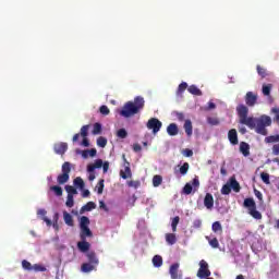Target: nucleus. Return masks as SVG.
<instances>
[{
	"instance_id": "1",
	"label": "nucleus",
	"mask_w": 279,
	"mask_h": 279,
	"mask_svg": "<svg viewBox=\"0 0 279 279\" xmlns=\"http://www.w3.org/2000/svg\"><path fill=\"white\" fill-rule=\"evenodd\" d=\"M236 112L239 117V122L242 125H246L251 130H254L257 134L262 136H267V128L271 125V117L269 116H262L258 119L253 117H247L250 109L245 105H239L236 107Z\"/></svg>"
},
{
	"instance_id": "2",
	"label": "nucleus",
	"mask_w": 279,
	"mask_h": 279,
	"mask_svg": "<svg viewBox=\"0 0 279 279\" xmlns=\"http://www.w3.org/2000/svg\"><path fill=\"white\" fill-rule=\"evenodd\" d=\"M143 108H145V98H143V96H136L133 101L124 104L120 114L124 117V119H130V117L138 114Z\"/></svg>"
},
{
	"instance_id": "3",
	"label": "nucleus",
	"mask_w": 279,
	"mask_h": 279,
	"mask_svg": "<svg viewBox=\"0 0 279 279\" xmlns=\"http://www.w3.org/2000/svg\"><path fill=\"white\" fill-rule=\"evenodd\" d=\"M244 208H248V214L253 219H263V214L256 209V202H254V198H245Z\"/></svg>"
},
{
	"instance_id": "4",
	"label": "nucleus",
	"mask_w": 279,
	"mask_h": 279,
	"mask_svg": "<svg viewBox=\"0 0 279 279\" xmlns=\"http://www.w3.org/2000/svg\"><path fill=\"white\" fill-rule=\"evenodd\" d=\"M70 173H71V162L65 161L62 165V173L59 174L57 178L58 184H66V182H69Z\"/></svg>"
},
{
	"instance_id": "5",
	"label": "nucleus",
	"mask_w": 279,
	"mask_h": 279,
	"mask_svg": "<svg viewBox=\"0 0 279 279\" xmlns=\"http://www.w3.org/2000/svg\"><path fill=\"white\" fill-rule=\"evenodd\" d=\"M210 269L208 268V262L205 260V259H202L199 262V268L197 270V278H201V279H206V278H210Z\"/></svg>"
},
{
	"instance_id": "6",
	"label": "nucleus",
	"mask_w": 279,
	"mask_h": 279,
	"mask_svg": "<svg viewBox=\"0 0 279 279\" xmlns=\"http://www.w3.org/2000/svg\"><path fill=\"white\" fill-rule=\"evenodd\" d=\"M146 128L153 131V134H158L162 128V122L157 118H150L146 123Z\"/></svg>"
},
{
	"instance_id": "7",
	"label": "nucleus",
	"mask_w": 279,
	"mask_h": 279,
	"mask_svg": "<svg viewBox=\"0 0 279 279\" xmlns=\"http://www.w3.org/2000/svg\"><path fill=\"white\" fill-rule=\"evenodd\" d=\"M193 187L194 190L199 189V179L195 177L192 180V183H186L183 187V193L184 195H191L193 193Z\"/></svg>"
},
{
	"instance_id": "8",
	"label": "nucleus",
	"mask_w": 279,
	"mask_h": 279,
	"mask_svg": "<svg viewBox=\"0 0 279 279\" xmlns=\"http://www.w3.org/2000/svg\"><path fill=\"white\" fill-rule=\"evenodd\" d=\"M122 158L124 161V170L120 171V178H122V180H128V178H132V169L130 168V163L125 158V155H123Z\"/></svg>"
},
{
	"instance_id": "9",
	"label": "nucleus",
	"mask_w": 279,
	"mask_h": 279,
	"mask_svg": "<svg viewBox=\"0 0 279 279\" xmlns=\"http://www.w3.org/2000/svg\"><path fill=\"white\" fill-rule=\"evenodd\" d=\"M180 264L175 263L170 266L169 274L171 279H182V272L179 274Z\"/></svg>"
},
{
	"instance_id": "10",
	"label": "nucleus",
	"mask_w": 279,
	"mask_h": 279,
	"mask_svg": "<svg viewBox=\"0 0 279 279\" xmlns=\"http://www.w3.org/2000/svg\"><path fill=\"white\" fill-rule=\"evenodd\" d=\"M54 153L58 154L59 156H64L66 154V149H69V144L61 142L57 143L53 146Z\"/></svg>"
},
{
	"instance_id": "11",
	"label": "nucleus",
	"mask_w": 279,
	"mask_h": 279,
	"mask_svg": "<svg viewBox=\"0 0 279 279\" xmlns=\"http://www.w3.org/2000/svg\"><path fill=\"white\" fill-rule=\"evenodd\" d=\"M257 99L258 97L254 95V93L248 92L246 93V96H245V104L246 106H250V107L256 106Z\"/></svg>"
},
{
	"instance_id": "12",
	"label": "nucleus",
	"mask_w": 279,
	"mask_h": 279,
	"mask_svg": "<svg viewBox=\"0 0 279 279\" xmlns=\"http://www.w3.org/2000/svg\"><path fill=\"white\" fill-rule=\"evenodd\" d=\"M86 258L89 264L95 265L96 267L99 265V258H97V253H95V251L87 252Z\"/></svg>"
},
{
	"instance_id": "13",
	"label": "nucleus",
	"mask_w": 279,
	"mask_h": 279,
	"mask_svg": "<svg viewBox=\"0 0 279 279\" xmlns=\"http://www.w3.org/2000/svg\"><path fill=\"white\" fill-rule=\"evenodd\" d=\"M228 138L231 145H239V134L236 133L235 129H231L228 132Z\"/></svg>"
},
{
	"instance_id": "14",
	"label": "nucleus",
	"mask_w": 279,
	"mask_h": 279,
	"mask_svg": "<svg viewBox=\"0 0 279 279\" xmlns=\"http://www.w3.org/2000/svg\"><path fill=\"white\" fill-rule=\"evenodd\" d=\"M204 206L211 210V208L215 206V198L213 197V194L207 193L204 198Z\"/></svg>"
},
{
	"instance_id": "15",
	"label": "nucleus",
	"mask_w": 279,
	"mask_h": 279,
	"mask_svg": "<svg viewBox=\"0 0 279 279\" xmlns=\"http://www.w3.org/2000/svg\"><path fill=\"white\" fill-rule=\"evenodd\" d=\"M102 166H104V160L96 159L94 163H90L87 166V171L88 173H93L95 169H101Z\"/></svg>"
},
{
	"instance_id": "16",
	"label": "nucleus",
	"mask_w": 279,
	"mask_h": 279,
	"mask_svg": "<svg viewBox=\"0 0 279 279\" xmlns=\"http://www.w3.org/2000/svg\"><path fill=\"white\" fill-rule=\"evenodd\" d=\"M92 238L93 236V231H90V228L88 227H83L81 228L80 232V239L81 241H86V238Z\"/></svg>"
},
{
	"instance_id": "17",
	"label": "nucleus",
	"mask_w": 279,
	"mask_h": 279,
	"mask_svg": "<svg viewBox=\"0 0 279 279\" xmlns=\"http://www.w3.org/2000/svg\"><path fill=\"white\" fill-rule=\"evenodd\" d=\"M180 132V129H178V124L175 123H170L167 126V133L169 134V136H178Z\"/></svg>"
},
{
	"instance_id": "18",
	"label": "nucleus",
	"mask_w": 279,
	"mask_h": 279,
	"mask_svg": "<svg viewBox=\"0 0 279 279\" xmlns=\"http://www.w3.org/2000/svg\"><path fill=\"white\" fill-rule=\"evenodd\" d=\"M96 269H97V266L90 263H84L81 266V270L83 271V274H90V271H95Z\"/></svg>"
},
{
	"instance_id": "19",
	"label": "nucleus",
	"mask_w": 279,
	"mask_h": 279,
	"mask_svg": "<svg viewBox=\"0 0 279 279\" xmlns=\"http://www.w3.org/2000/svg\"><path fill=\"white\" fill-rule=\"evenodd\" d=\"M230 184L229 186L234 191V193H240L241 192V185L239 184V181L234 177H232L229 180Z\"/></svg>"
},
{
	"instance_id": "20",
	"label": "nucleus",
	"mask_w": 279,
	"mask_h": 279,
	"mask_svg": "<svg viewBox=\"0 0 279 279\" xmlns=\"http://www.w3.org/2000/svg\"><path fill=\"white\" fill-rule=\"evenodd\" d=\"M77 248L80 252L86 253L90 250V243L86 242V240H82L81 242H77Z\"/></svg>"
},
{
	"instance_id": "21",
	"label": "nucleus",
	"mask_w": 279,
	"mask_h": 279,
	"mask_svg": "<svg viewBox=\"0 0 279 279\" xmlns=\"http://www.w3.org/2000/svg\"><path fill=\"white\" fill-rule=\"evenodd\" d=\"M63 221L66 226H70V228H73L75 223L73 222V216L69 214L68 211H63Z\"/></svg>"
},
{
	"instance_id": "22",
	"label": "nucleus",
	"mask_w": 279,
	"mask_h": 279,
	"mask_svg": "<svg viewBox=\"0 0 279 279\" xmlns=\"http://www.w3.org/2000/svg\"><path fill=\"white\" fill-rule=\"evenodd\" d=\"M240 151L245 157L250 156V144H247L246 142H241Z\"/></svg>"
},
{
	"instance_id": "23",
	"label": "nucleus",
	"mask_w": 279,
	"mask_h": 279,
	"mask_svg": "<svg viewBox=\"0 0 279 279\" xmlns=\"http://www.w3.org/2000/svg\"><path fill=\"white\" fill-rule=\"evenodd\" d=\"M184 131L189 136H193V122L191 120H185Z\"/></svg>"
},
{
	"instance_id": "24",
	"label": "nucleus",
	"mask_w": 279,
	"mask_h": 279,
	"mask_svg": "<svg viewBox=\"0 0 279 279\" xmlns=\"http://www.w3.org/2000/svg\"><path fill=\"white\" fill-rule=\"evenodd\" d=\"M166 241L168 245H175V243L178 242V238H175L174 233H167Z\"/></svg>"
},
{
	"instance_id": "25",
	"label": "nucleus",
	"mask_w": 279,
	"mask_h": 279,
	"mask_svg": "<svg viewBox=\"0 0 279 279\" xmlns=\"http://www.w3.org/2000/svg\"><path fill=\"white\" fill-rule=\"evenodd\" d=\"M189 93H191V95H196V97H202V90L198 89L197 86L195 85H191L190 87H187Z\"/></svg>"
},
{
	"instance_id": "26",
	"label": "nucleus",
	"mask_w": 279,
	"mask_h": 279,
	"mask_svg": "<svg viewBox=\"0 0 279 279\" xmlns=\"http://www.w3.org/2000/svg\"><path fill=\"white\" fill-rule=\"evenodd\" d=\"M205 239L208 241L210 247L214 250H217L219 247V240L217 238L210 239V236H205Z\"/></svg>"
},
{
	"instance_id": "27",
	"label": "nucleus",
	"mask_w": 279,
	"mask_h": 279,
	"mask_svg": "<svg viewBox=\"0 0 279 279\" xmlns=\"http://www.w3.org/2000/svg\"><path fill=\"white\" fill-rule=\"evenodd\" d=\"M211 230L215 233L219 232L221 234L223 232V227H221V222L215 221L211 226Z\"/></svg>"
},
{
	"instance_id": "28",
	"label": "nucleus",
	"mask_w": 279,
	"mask_h": 279,
	"mask_svg": "<svg viewBox=\"0 0 279 279\" xmlns=\"http://www.w3.org/2000/svg\"><path fill=\"white\" fill-rule=\"evenodd\" d=\"M88 226H90V219L86 216H82L80 220V228H88Z\"/></svg>"
},
{
	"instance_id": "29",
	"label": "nucleus",
	"mask_w": 279,
	"mask_h": 279,
	"mask_svg": "<svg viewBox=\"0 0 279 279\" xmlns=\"http://www.w3.org/2000/svg\"><path fill=\"white\" fill-rule=\"evenodd\" d=\"M153 265H154V267H162V256L155 255L153 257Z\"/></svg>"
},
{
	"instance_id": "30",
	"label": "nucleus",
	"mask_w": 279,
	"mask_h": 279,
	"mask_svg": "<svg viewBox=\"0 0 279 279\" xmlns=\"http://www.w3.org/2000/svg\"><path fill=\"white\" fill-rule=\"evenodd\" d=\"M95 208H97V205L94 202H88L86 205L82 207V210L90 213V210H95Z\"/></svg>"
},
{
	"instance_id": "31",
	"label": "nucleus",
	"mask_w": 279,
	"mask_h": 279,
	"mask_svg": "<svg viewBox=\"0 0 279 279\" xmlns=\"http://www.w3.org/2000/svg\"><path fill=\"white\" fill-rule=\"evenodd\" d=\"M50 191H53L57 197H62V187L60 185H52L50 186Z\"/></svg>"
},
{
	"instance_id": "32",
	"label": "nucleus",
	"mask_w": 279,
	"mask_h": 279,
	"mask_svg": "<svg viewBox=\"0 0 279 279\" xmlns=\"http://www.w3.org/2000/svg\"><path fill=\"white\" fill-rule=\"evenodd\" d=\"M162 184V177L159 174L154 175L153 178V186L158 187Z\"/></svg>"
},
{
	"instance_id": "33",
	"label": "nucleus",
	"mask_w": 279,
	"mask_h": 279,
	"mask_svg": "<svg viewBox=\"0 0 279 279\" xmlns=\"http://www.w3.org/2000/svg\"><path fill=\"white\" fill-rule=\"evenodd\" d=\"M88 130H90V125H88V124L83 125V126L81 128L80 134H81L82 138L88 137Z\"/></svg>"
},
{
	"instance_id": "34",
	"label": "nucleus",
	"mask_w": 279,
	"mask_h": 279,
	"mask_svg": "<svg viewBox=\"0 0 279 279\" xmlns=\"http://www.w3.org/2000/svg\"><path fill=\"white\" fill-rule=\"evenodd\" d=\"M65 206L66 208H73V206H75V199L73 198V195H68Z\"/></svg>"
},
{
	"instance_id": "35",
	"label": "nucleus",
	"mask_w": 279,
	"mask_h": 279,
	"mask_svg": "<svg viewBox=\"0 0 279 279\" xmlns=\"http://www.w3.org/2000/svg\"><path fill=\"white\" fill-rule=\"evenodd\" d=\"M262 93L265 97H269L271 95V84L263 85Z\"/></svg>"
},
{
	"instance_id": "36",
	"label": "nucleus",
	"mask_w": 279,
	"mask_h": 279,
	"mask_svg": "<svg viewBox=\"0 0 279 279\" xmlns=\"http://www.w3.org/2000/svg\"><path fill=\"white\" fill-rule=\"evenodd\" d=\"M106 145H108V140L104 136H99L97 138V146L104 148V147H106Z\"/></svg>"
},
{
	"instance_id": "37",
	"label": "nucleus",
	"mask_w": 279,
	"mask_h": 279,
	"mask_svg": "<svg viewBox=\"0 0 279 279\" xmlns=\"http://www.w3.org/2000/svg\"><path fill=\"white\" fill-rule=\"evenodd\" d=\"M178 223H180V216H177L172 219V222H171L172 232L178 231Z\"/></svg>"
},
{
	"instance_id": "38",
	"label": "nucleus",
	"mask_w": 279,
	"mask_h": 279,
	"mask_svg": "<svg viewBox=\"0 0 279 279\" xmlns=\"http://www.w3.org/2000/svg\"><path fill=\"white\" fill-rule=\"evenodd\" d=\"M22 267L23 269H26V271H32L34 269V266H32V263H29L27 259L22 260Z\"/></svg>"
},
{
	"instance_id": "39",
	"label": "nucleus",
	"mask_w": 279,
	"mask_h": 279,
	"mask_svg": "<svg viewBox=\"0 0 279 279\" xmlns=\"http://www.w3.org/2000/svg\"><path fill=\"white\" fill-rule=\"evenodd\" d=\"M65 191L68 195H77V189H75L73 185H65Z\"/></svg>"
},
{
	"instance_id": "40",
	"label": "nucleus",
	"mask_w": 279,
	"mask_h": 279,
	"mask_svg": "<svg viewBox=\"0 0 279 279\" xmlns=\"http://www.w3.org/2000/svg\"><path fill=\"white\" fill-rule=\"evenodd\" d=\"M265 143H279V135H270L265 137Z\"/></svg>"
},
{
	"instance_id": "41",
	"label": "nucleus",
	"mask_w": 279,
	"mask_h": 279,
	"mask_svg": "<svg viewBox=\"0 0 279 279\" xmlns=\"http://www.w3.org/2000/svg\"><path fill=\"white\" fill-rule=\"evenodd\" d=\"M74 186H77L78 189H84V180L81 177H77L74 179Z\"/></svg>"
},
{
	"instance_id": "42",
	"label": "nucleus",
	"mask_w": 279,
	"mask_h": 279,
	"mask_svg": "<svg viewBox=\"0 0 279 279\" xmlns=\"http://www.w3.org/2000/svg\"><path fill=\"white\" fill-rule=\"evenodd\" d=\"M186 88H189V84L186 82H182L178 87V95H182Z\"/></svg>"
},
{
	"instance_id": "43",
	"label": "nucleus",
	"mask_w": 279,
	"mask_h": 279,
	"mask_svg": "<svg viewBox=\"0 0 279 279\" xmlns=\"http://www.w3.org/2000/svg\"><path fill=\"white\" fill-rule=\"evenodd\" d=\"M189 168H190L189 162H184V163L180 167V173H181V175H186V173H189Z\"/></svg>"
},
{
	"instance_id": "44",
	"label": "nucleus",
	"mask_w": 279,
	"mask_h": 279,
	"mask_svg": "<svg viewBox=\"0 0 279 279\" xmlns=\"http://www.w3.org/2000/svg\"><path fill=\"white\" fill-rule=\"evenodd\" d=\"M260 178H262V182H264V184H271V181L269 180V173L262 172Z\"/></svg>"
},
{
	"instance_id": "45",
	"label": "nucleus",
	"mask_w": 279,
	"mask_h": 279,
	"mask_svg": "<svg viewBox=\"0 0 279 279\" xmlns=\"http://www.w3.org/2000/svg\"><path fill=\"white\" fill-rule=\"evenodd\" d=\"M222 195H230L232 193V187H230V184H225L221 189Z\"/></svg>"
},
{
	"instance_id": "46",
	"label": "nucleus",
	"mask_w": 279,
	"mask_h": 279,
	"mask_svg": "<svg viewBox=\"0 0 279 279\" xmlns=\"http://www.w3.org/2000/svg\"><path fill=\"white\" fill-rule=\"evenodd\" d=\"M99 112L100 114H104V117H108V114H110V109L108 108V106L102 105L99 108Z\"/></svg>"
},
{
	"instance_id": "47",
	"label": "nucleus",
	"mask_w": 279,
	"mask_h": 279,
	"mask_svg": "<svg viewBox=\"0 0 279 279\" xmlns=\"http://www.w3.org/2000/svg\"><path fill=\"white\" fill-rule=\"evenodd\" d=\"M94 135L101 134V123L96 122L92 132Z\"/></svg>"
},
{
	"instance_id": "48",
	"label": "nucleus",
	"mask_w": 279,
	"mask_h": 279,
	"mask_svg": "<svg viewBox=\"0 0 279 279\" xmlns=\"http://www.w3.org/2000/svg\"><path fill=\"white\" fill-rule=\"evenodd\" d=\"M256 69H257V73H258V75H260V77H263V78L267 77V70L265 68L257 65Z\"/></svg>"
},
{
	"instance_id": "49",
	"label": "nucleus",
	"mask_w": 279,
	"mask_h": 279,
	"mask_svg": "<svg viewBox=\"0 0 279 279\" xmlns=\"http://www.w3.org/2000/svg\"><path fill=\"white\" fill-rule=\"evenodd\" d=\"M118 138H128V131L125 129H120L117 132Z\"/></svg>"
},
{
	"instance_id": "50",
	"label": "nucleus",
	"mask_w": 279,
	"mask_h": 279,
	"mask_svg": "<svg viewBox=\"0 0 279 279\" xmlns=\"http://www.w3.org/2000/svg\"><path fill=\"white\" fill-rule=\"evenodd\" d=\"M207 123H209V125H219V118L208 117Z\"/></svg>"
},
{
	"instance_id": "51",
	"label": "nucleus",
	"mask_w": 279,
	"mask_h": 279,
	"mask_svg": "<svg viewBox=\"0 0 279 279\" xmlns=\"http://www.w3.org/2000/svg\"><path fill=\"white\" fill-rule=\"evenodd\" d=\"M128 186L130 189H138L141 186V181H129Z\"/></svg>"
},
{
	"instance_id": "52",
	"label": "nucleus",
	"mask_w": 279,
	"mask_h": 279,
	"mask_svg": "<svg viewBox=\"0 0 279 279\" xmlns=\"http://www.w3.org/2000/svg\"><path fill=\"white\" fill-rule=\"evenodd\" d=\"M271 112L275 114L274 121L279 124V108H272Z\"/></svg>"
},
{
	"instance_id": "53",
	"label": "nucleus",
	"mask_w": 279,
	"mask_h": 279,
	"mask_svg": "<svg viewBox=\"0 0 279 279\" xmlns=\"http://www.w3.org/2000/svg\"><path fill=\"white\" fill-rule=\"evenodd\" d=\"M33 270H34V271H47V268H46L45 266H43V265L35 264V265L33 266Z\"/></svg>"
},
{
	"instance_id": "54",
	"label": "nucleus",
	"mask_w": 279,
	"mask_h": 279,
	"mask_svg": "<svg viewBox=\"0 0 279 279\" xmlns=\"http://www.w3.org/2000/svg\"><path fill=\"white\" fill-rule=\"evenodd\" d=\"M172 114L178 119V121H184V113L183 112L173 111Z\"/></svg>"
},
{
	"instance_id": "55",
	"label": "nucleus",
	"mask_w": 279,
	"mask_h": 279,
	"mask_svg": "<svg viewBox=\"0 0 279 279\" xmlns=\"http://www.w3.org/2000/svg\"><path fill=\"white\" fill-rule=\"evenodd\" d=\"M97 189L98 195H101V193H104V179L99 180Z\"/></svg>"
},
{
	"instance_id": "56",
	"label": "nucleus",
	"mask_w": 279,
	"mask_h": 279,
	"mask_svg": "<svg viewBox=\"0 0 279 279\" xmlns=\"http://www.w3.org/2000/svg\"><path fill=\"white\" fill-rule=\"evenodd\" d=\"M182 154L185 156V158H191V156H193V151L190 148L183 149Z\"/></svg>"
},
{
	"instance_id": "57",
	"label": "nucleus",
	"mask_w": 279,
	"mask_h": 279,
	"mask_svg": "<svg viewBox=\"0 0 279 279\" xmlns=\"http://www.w3.org/2000/svg\"><path fill=\"white\" fill-rule=\"evenodd\" d=\"M81 145L83 147H90V142L88 141V137H83Z\"/></svg>"
},
{
	"instance_id": "58",
	"label": "nucleus",
	"mask_w": 279,
	"mask_h": 279,
	"mask_svg": "<svg viewBox=\"0 0 279 279\" xmlns=\"http://www.w3.org/2000/svg\"><path fill=\"white\" fill-rule=\"evenodd\" d=\"M108 169H110V162H108V161L102 162L104 173H108Z\"/></svg>"
},
{
	"instance_id": "59",
	"label": "nucleus",
	"mask_w": 279,
	"mask_h": 279,
	"mask_svg": "<svg viewBox=\"0 0 279 279\" xmlns=\"http://www.w3.org/2000/svg\"><path fill=\"white\" fill-rule=\"evenodd\" d=\"M193 228H195V229L202 228V220H199V219L194 220Z\"/></svg>"
},
{
	"instance_id": "60",
	"label": "nucleus",
	"mask_w": 279,
	"mask_h": 279,
	"mask_svg": "<svg viewBox=\"0 0 279 279\" xmlns=\"http://www.w3.org/2000/svg\"><path fill=\"white\" fill-rule=\"evenodd\" d=\"M89 157L90 158H95V156H97V149L92 148V149H87Z\"/></svg>"
},
{
	"instance_id": "61",
	"label": "nucleus",
	"mask_w": 279,
	"mask_h": 279,
	"mask_svg": "<svg viewBox=\"0 0 279 279\" xmlns=\"http://www.w3.org/2000/svg\"><path fill=\"white\" fill-rule=\"evenodd\" d=\"M272 154L275 156H279V144L272 146Z\"/></svg>"
},
{
	"instance_id": "62",
	"label": "nucleus",
	"mask_w": 279,
	"mask_h": 279,
	"mask_svg": "<svg viewBox=\"0 0 279 279\" xmlns=\"http://www.w3.org/2000/svg\"><path fill=\"white\" fill-rule=\"evenodd\" d=\"M77 154H82V158H85V159L88 158L89 156L88 149L82 150V151L77 150Z\"/></svg>"
},
{
	"instance_id": "63",
	"label": "nucleus",
	"mask_w": 279,
	"mask_h": 279,
	"mask_svg": "<svg viewBox=\"0 0 279 279\" xmlns=\"http://www.w3.org/2000/svg\"><path fill=\"white\" fill-rule=\"evenodd\" d=\"M99 208L108 213V206H106V203L104 201H99Z\"/></svg>"
},
{
	"instance_id": "64",
	"label": "nucleus",
	"mask_w": 279,
	"mask_h": 279,
	"mask_svg": "<svg viewBox=\"0 0 279 279\" xmlns=\"http://www.w3.org/2000/svg\"><path fill=\"white\" fill-rule=\"evenodd\" d=\"M141 149H143V147H141V144H134L133 145V150L134 151H141Z\"/></svg>"
}]
</instances>
